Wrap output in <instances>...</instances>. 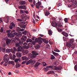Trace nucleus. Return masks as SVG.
Returning a JSON list of instances; mask_svg holds the SVG:
<instances>
[{
  "label": "nucleus",
  "instance_id": "16",
  "mask_svg": "<svg viewBox=\"0 0 77 77\" xmlns=\"http://www.w3.org/2000/svg\"><path fill=\"white\" fill-rule=\"evenodd\" d=\"M18 50L17 51V52H20L21 51H23L24 50V49L23 48H22V47H19L18 48Z\"/></svg>",
  "mask_w": 77,
  "mask_h": 77
},
{
  "label": "nucleus",
  "instance_id": "6",
  "mask_svg": "<svg viewBox=\"0 0 77 77\" xmlns=\"http://www.w3.org/2000/svg\"><path fill=\"white\" fill-rule=\"evenodd\" d=\"M9 59V55L7 54H5L4 57V61H6L8 62Z\"/></svg>",
  "mask_w": 77,
  "mask_h": 77
},
{
  "label": "nucleus",
  "instance_id": "17",
  "mask_svg": "<svg viewBox=\"0 0 77 77\" xmlns=\"http://www.w3.org/2000/svg\"><path fill=\"white\" fill-rule=\"evenodd\" d=\"M16 55L17 56V57H18L19 58L21 57V56H22L21 53L20 52H18L17 53Z\"/></svg>",
  "mask_w": 77,
  "mask_h": 77
},
{
  "label": "nucleus",
  "instance_id": "20",
  "mask_svg": "<svg viewBox=\"0 0 77 77\" xmlns=\"http://www.w3.org/2000/svg\"><path fill=\"white\" fill-rule=\"evenodd\" d=\"M27 45V43L25 42L23 43V48H26V49H28V47H27V46H26Z\"/></svg>",
  "mask_w": 77,
  "mask_h": 77
},
{
  "label": "nucleus",
  "instance_id": "8",
  "mask_svg": "<svg viewBox=\"0 0 77 77\" xmlns=\"http://www.w3.org/2000/svg\"><path fill=\"white\" fill-rule=\"evenodd\" d=\"M36 63V61L34 60H32V59L28 61L27 63H26V65H27L29 64L30 63Z\"/></svg>",
  "mask_w": 77,
  "mask_h": 77
},
{
  "label": "nucleus",
  "instance_id": "51",
  "mask_svg": "<svg viewBox=\"0 0 77 77\" xmlns=\"http://www.w3.org/2000/svg\"><path fill=\"white\" fill-rule=\"evenodd\" d=\"M24 12H25V13L26 14H29V12L26 10H24Z\"/></svg>",
  "mask_w": 77,
  "mask_h": 77
},
{
  "label": "nucleus",
  "instance_id": "26",
  "mask_svg": "<svg viewBox=\"0 0 77 77\" xmlns=\"http://www.w3.org/2000/svg\"><path fill=\"white\" fill-rule=\"evenodd\" d=\"M11 40L10 39H7L6 40V44H9L11 42Z\"/></svg>",
  "mask_w": 77,
  "mask_h": 77
},
{
  "label": "nucleus",
  "instance_id": "13",
  "mask_svg": "<svg viewBox=\"0 0 77 77\" xmlns=\"http://www.w3.org/2000/svg\"><path fill=\"white\" fill-rule=\"evenodd\" d=\"M26 17H27L26 14H23L21 15V18L23 20H26Z\"/></svg>",
  "mask_w": 77,
  "mask_h": 77
},
{
  "label": "nucleus",
  "instance_id": "35",
  "mask_svg": "<svg viewBox=\"0 0 77 77\" xmlns=\"http://www.w3.org/2000/svg\"><path fill=\"white\" fill-rule=\"evenodd\" d=\"M50 14V13L48 11H46L45 14V16H48Z\"/></svg>",
  "mask_w": 77,
  "mask_h": 77
},
{
  "label": "nucleus",
  "instance_id": "37",
  "mask_svg": "<svg viewBox=\"0 0 77 77\" xmlns=\"http://www.w3.org/2000/svg\"><path fill=\"white\" fill-rule=\"evenodd\" d=\"M27 31L26 30H25L22 32V34L25 35H27Z\"/></svg>",
  "mask_w": 77,
  "mask_h": 77
},
{
  "label": "nucleus",
  "instance_id": "44",
  "mask_svg": "<svg viewBox=\"0 0 77 77\" xmlns=\"http://www.w3.org/2000/svg\"><path fill=\"white\" fill-rule=\"evenodd\" d=\"M16 68H18V67H20V65L18 64H16Z\"/></svg>",
  "mask_w": 77,
  "mask_h": 77
},
{
  "label": "nucleus",
  "instance_id": "47",
  "mask_svg": "<svg viewBox=\"0 0 77 77\" xmlns=\"http://www.w3.org/2000/svg\"><path fill=\"white\" fill-rule=\"evenodd\" d=\"M64 21L66 23H67L68 22V19L67 18H65L64 19Z\"/></svg>",
  "mask_w": 77,
  "mask_h": 77
},
{
  "label": "nucleus",
  "instance_id": "60",
  "mask_svg": "<svg viewBox=\"0 0 77 77\" xmlns=\"http://www.w3.org/2000/svg\"><path fill=\"white\" fill-rule=\"evenodd\" d=\"M18 8H19V9H22V8H23V6H19L18 7Z\"/></svg>",
  "mask_w": 77,
  "mask_h": 77
},
{
  "label": "nucleus",
  "instance_id": "32",
  "mask_svg": "<svg viewBox=\"0 0 77 77\" xmlns=\"http://www.w3.org/2000/svg\"><path fill=\"white\" fill-rule=\"evenodd\" d=\"M48 66H47L46 67L44 68L45 71L47 72L49 70L48 67Z\"/></svg>",
  "mask_w": 77,
  "mask_h": 77
},
{
  "label": "nucleus",
  "instance_id": "19",
  "mask_svg": "<svg viewBox=\"0 0 77 77\" xmlns=\"http://www.w3.org/2000/svg\"><path fill=\"white\" fill-rule=\"evenodd\" d=\"M40 38H41V37H39V38H38L39 39L38 41V42L39 44L41 45L42 42V39H40Z\"/></svg>",
  "mask_w": 77,
  "mask_h": 77
},
{
  "label": "nucleus",
  "instance_id": "27",
  "mask_svg": "<svg viewBox=\"0 0 77 77\" xmlns=\"http://www.w3.org/2000/svg\"><path fill=\"white\" fill-rule=\"evenodd\" d=\"M20 5H25L26 4V1H20Z\"/></svg>",
  "mask_w": 77,
  "mask_h": 77
},
{
  "label": "nucleus",
  "instance_id": "1",
  "mask_svg": "<svg viewBox=\"0 0 77 77\" xmlns=\"http://www.w3.org/2000/svg\"><path fill=\"white\" fill-rule=\"evenodd\" d=\"M26 39H27V36L25 35H23L22 36V38H21V41H19V43H17L16 44V47H18L20 45V44H23L24 42H25L26 41Z\"/></svg>",
  "mask_w": 77,
  "mask_h": 77
},
{
  "label": "nucleus",
  "instance_id": "52",
  "mask_svg": "<svg viewBox=\"0 0 77 77\" xmlns=\"http://www.w3.org/2000/svg\"><path fill=\"white\" fill-rule=\"evenodd\" d=\"M36 48H37V49H38V48H41V46L39 45H38L36 46Z\"/></svg>",
  "mask_w": 77,
  "mask_h": 77
},
{
  "label": "nucleus",
  "instance_id": "7",
  "mask_svg": "<svg viewBox=\"0 0 77 77\" xmlns=\"http://www.w3.org/2000/svg\"><path fill=\"white\" fill-rule=\"evenodd\" d=\"M32 53L33 54L32 56V59H34V58L36 57L35 55L38 56V53H37V52H36V51H32Z\"/></svg>",
  "mask_w": 77,
  "mask_h": 77
},
{
  "label": "nucleus",
  "instance_id": "23",
  "mask_svg": "<svg viewBox=\"0 0 77 77\" xmlns=\"http://www.w3.org/2000/svg\"><path fill=\"white\" fill-rule=\"evenodd\" d=\"M55 74V73L54 72V71L51 70V71L50 72H48L47 74L49 75V74Z\"/></svg>",
  "mask_w": 77,
  "mask_h": 77
},
{
  "label": "nucleus",
  "instance_id": "56",
  "mask_svg": "<svg viewBox=\"0 0 77 77\" xmlns=\"http://www.w3.org/2000/svg\"><path fill=\"white\" fill-rule=\"evenodd\" d=\"M3 32V29L2 28L0 30V32L1 33H2V32Z\"/></svg>",
  "mask_w": 77,
  "mask_h": 77
},
{
  "label": "nucleus",
  "instance_id": "38",
  "mask_svg": "<svg viewBox=\"0 0 77 77\" xmlns=\"http://www.w3.org/2000/svg\"><path fill=\"white\" fill-rule=\"evenodd\" d=\"M54 51L55 52H60V51L58 50L57 48H55L54 50Z\"/></svg>",
  "mask_w": 77,
  "mask_h": 77
},
{
  "label": "nucleus",
  "instance_id": "48",
  "mask_svg": "<svg viewBox=\"0 0 77 77\" xmlns=\"http://www.w3.org/2000/svg\"><path fill=\"white\" fill-rule=\"evenodd\" d=\"M43 66H46V65H47V64L45 62H43Z\"/></svg>",
  "mask_w": 77,
  "mask_h": 77
},
{
  "label": "nucleus",
  "instance_id": "45",
  "mask_svg": "<svg viewBox=\"0 0 77 77\" xmlns=\"http://www.w3.org/2000/svg\"><path fill=\"white\" fill-rule=\"evenodd\" d=\"M20 14H24V10H20Z\"/></svg>",
  "mask_w": 77,
  "mask_h": 77
},
{
  "label": "nucleus",
  "instance_id": "18",
  "mask_svg": "<svg viewBox=\"0 0 77 77\" xmlns=\"http://www.w3.org/2000/svg\"><path fill=\"white\" fill-rule=\"evenodd\" d=\"M5 47H6V44H5L3 45L2 47V48H0V49H1V50H3L4 51H5L6 50V48H5Z\"/></svg>",
  "mask_w": 77,
  "mask_h": 77
},
{
  "label": "nucleus",
  "instance_id": "2",
  "mask_svg": "<svg viewBox=\"0 0 77 77\" xmlns=\"http://www.w3.org/2000/svg\"><path fill=\"white\" fill-rule=\"evenodd\" d=\"M13 35H14V36H15V35H16L17 36H15V38L16 39H18L19 38H20V37H21L22 36V33L21 32H18L17 33V32H13Z\"/></svg>",
  "mask_w": 77,
  "mask_h": 77
},
{
  "label": "nucleus",
  "instance_id": "30",
  "mask_svg": "<svg viewBox=\"0 0 77 77\" xmlns=\"http://www.w3.org/2000/svg\"><path fill=\"white\" fill-rule=\"evenodd\" d=\"M40 65V63L39 62H36V63L35 64V68H37L38 67L39 65Z\"/></svg>",
  "mask_w": 77,
  "mask_h": 77
},
{
  "label": "nucleus",
  "instance_id": "21",
  "mask_svg": "<svg viewBox=\"0 0 77 77\" xmlns=\"http://www.w3.org/2000/svg\"><path fill=\"white\" fill-rule=\"evenodd\" d=\"M32 39H33V40H31V39H28L27 41H26L28 43V42H33L34 41V39L33 38H32Z\"/></svg>",
  "mask_w": 77,
  "mask_h": 77
},
{
  "label": "nucleus",
  "instance_id": "31",
  "mask_svg": "<svg viewBox=\"0 0 77 77\" xmlns=\"http://www.w3.org/2000/svg\"><path fill=\"white\" fill-rule=\"evenodd\" d=\"M74 40L73 39H71L70 40V43L71 44H74Z\"/></svg>",
  "mask_w": 77,
  "mask_h": 77
},
{
  "label": "nucleus",
  "instance_id": "10",
  "mask_svg": "<svg viewBox=\"0 0 77 77\" xmlns=\"http://www.w3.org/2000/svg\"><path fill=\"white\" fill-rule=\"evenodd\" d=\"M15 27V24L14 23V22H12L10 24V26L9 28L10 29H12L13 27Z\"/></svg>",
  "mask_w": 77,
  "mask_h": 77
},
{
  "label": "nucleus",
  "instance_id": "53",
  "mask_svg": "<svg viewBox=\"0 0 77 77\" xmlns=\"http://www.w3.org/2000/svg\"><path fill=\"white\" fill-rule=\"evenodd\" d=\"M75 69L76 71H77V64H76L75 66Z\"/></svg>",
  "mask_w": 77,
  "mask_h": 77
},
{
  "label": "nucleus",
  "instance_id": "64",
  "mask_svg": "<svg viewBox=\"0 0 77 77\" xmlns=\"http://www.w3.org/2000/svg\"><path fill=\"white\" fill-rule=\"evenodd\" d=\"M74 54H77V51H76L74 53Z\"/></svg>",
  "mask_w": 77,
  "mask_h": 77
},
{
  "label": "nucleus",
  "instance_id": "5",
  "mask_svg": "<svg viewBox=\"0 0 77 77\" xmlns=\"http://www.w3.org/2000/svg\"><path fill=\"white\" fill-rule=\"evenodd\" d=\"M69 2H72V6H75L77 5V0H68Z\"/></svg>",
  "mask_w": 77,
  "mask_h": 77
},
{
  "label": "nucleus",
  "instance_id": "41",
  "mask_svg": "<svg viewBox=\"0 0 77 77\" xmlns=\"http://www.w3.org/2000/svg\"><path fill=\"white\" fill-rule=\"evenodd\" d=\"M23 9H24L25 10H26V5H24L23 6H22V8Z\"/></svg>",
  "mask_w": 77,
  "mask_h": 77
},
{
  "label": "nucleus",
  "instance_id": "58",
  "mask_svg": "<svg viewBox=\"0 0 77 77\" xmlns=\"http://www.w3.org/2000/svg\"><path fill=\"white\" fill-rule=\"evenodd\" d=\"M20 30V28L19 27H17V31H19Z\"/></svg>",
  "mask_w": 77,
  "mask_h": 77
},
{
  "label": "nucleus",
  "instance_id": "28",
  "mask_svg": "<svg viewBox=\"0 0 77 77\" xmlns=\"http://www.w3.org/2000/svg\"><path fill=\"white\" fill-rule=\"evenodd\" d=\"M52 52L53 54L54 55V56H59V54L56 53L54 52V51H52Z\"/></svg>",
  "mask_w": 77,
  "mask_h": 77
},
{
  "label": "nucleus",
  "instance_id": "39",
  "mask_svg": "<svg viewBox=\"0 0 77 77\" xmlns=\"http://www.w3.org/2000/svg\"><path fill=\"white\" fill-rule=\"evenodd\" d=\"M8 62L5 61V63H4L3 64L4 66H7V65H8Z\"/></svg>",
  "mask_w": 77,
  "mask_h": 77
},
{
  "label": "nucleus",
  "instance_id": "22",
  "mask_svg": "<svg viewBox=\"0 0 77 77\" xmlns=\"http://www.w3.org/2000/svg\"><path fill=\"white\" fill-rule=\"evenodd\" d=\"M62 35H64V36H65L66 37L67 36H68V33L65 32H62Z\"/></svg>",
  "mask_w": 77,
  "mask_h": 77
},
{
  "label": "nucleus",
  "instance_id": "54",
  "mask_svg": "<svg viewBox=\"0 0 77 77\" xmlns=\"http://www.w3.org/2000/svg\"><path fill=\"white\" fill-rule=\"evenodd\" d=\"M24 52L26 54H27L29 53V51L27 50H26Z\"/></svg>",
  "mask_w": 77,
  "mask_h": 77
},
{
  "label": "nucleus",
  "instance_id": "59",
  "mask_svg": "<svg viewBox=\"0 0 77 77\" xmlns=\"http://www.w3.org/2000/svg\"><path fill=\"white\" fill-rule=\"evenodd\" d=\"M4 62H5L4 61H2L1 62L0 65H2L3 63H4Z\"/></svg>",
  "mask_w": 77,
  "mask_h": 77
},
{
  "label": "nucleus",
  "instance_id": "29",
  "mask_svg": "<svg viewBox=\"0 0 77 77\" xmlns=\"http://www.w3.org/2000/svg\"><path fill=\"white\" fill-rule=\"evenodd\" d=\"M22 59L23 60H28V58H27V57H26V56H23L22 57Z\"/></svg>",
  "mask_w": 77,
  "mask_h": 77
},
{
  "label": "nucleus",
  "instance_id": "25",
  "mask_svg": "<svg viewBox=\"0 0 77 77\" xmlns=\"http://www.w3.org/2000/svg\"><path fill=\"white\" fill-rule=\"evenodd\" d=\"M32 47H33V45L31 43H29L28 46H27V47H28V49H29V48H32Z\"/></svg>",
  "mask_w": 77,
  "mask_h": 77
},
{
  "label": "nucleus",
  "instance_id": "61",
  "mask_svg": "<svg viewBox=\"0 0 77 77\" xmlns=\"http://www.w3.org/2000/svg\"><path fill=\"white\" fill-rule=\"evenodd\" d=\"M2 22H3V20H2V18H0V23H1Z\"/></svg>",
  "mask_w": 77,
  "mask_h": 77
},
{
  "label": "nucleus",
  "instance_id": "3",
  "mask_svg": "<svg viewBox=\"0 0 77 77\" xmlns=\"http://www.w3.org/2000/svg\"><path fill=\"white\" fill-rule=\"evenodd\" d=\"M15 30L11 31V33H10L11 31V30H8L7 31V35L10 38H13L14 37V32H15Z\"/></svg>",
  "mask_w": 77,
  "mask_h": 77
},
{
  "label": "nucleus",
  "instance_id": "62",
  "mask_svg": "<svg viewBox=\"0 0 77 77\" xmlns=\"http://www.w3.org/2000/svg\"><path fill=\"white\" fill-rule=\"evenodd\" d=\"M63 38L64 39V42L65 41H66V38H65V37H63Z\"/></svg>",
  "mask_w": 77,
  "mask_h": 77
},
{
  "label": "nucleus",
  "instance_id": "55",
  "mask_svg": "<svg viewBox=\"0 0 77 77\" xmlns=\"http://www.w3.org/2000/svg\"><path fill=\"white\" fill-rule=\"evenodd\" d=\"M16 57V56H15V55L13 54V60H15Z\"/></svg>",
  "mask_w": 77,
  "mask_h": 77
},
{
  "label": "nucleus",
  "instance_id": "36",
  "mask_svg": "<svg viewBox=\"0 0 77 77\" xmlns=\"http://www.w3.org/2000/svg\"><path fill=\"white\" fill-rule=\"evenodd\" d=\"M27 35L29 38H31V35H30V33L29 32H27Z\"/></svg>",
  "mask_w": 77,
  "mask_h": 77
},
{
  "label": "nucleus",
  "instance_id": "9",
  "mask_svg": "<svg viewBox=\"0 0 77 77\" xmlns=\"http://www.w3.org/2000/svg\"><path fill=\"white\" fill-rule=\"evenodd\" d=\"M38 1L37 3H36V4L35 6L36 8L39 9V6L42 5V3H41V2L39 1V0H38Z\"/></svg>",
  "mask_w": 77,
  "mask_h": 77
},
{
  "label": "nucleus",
  "instance_id": "49",
  "mask_svg": "<svg viewBox=\"0 0 77 77\" xmlns=\"http://www.w3.org/2000/svg\"><path fill=\"white\" fill-rule=\"evenodd\" d=\"M17 21H20V22H21V21H23V19H17Z\"/></svg>",
  "mask_w": 77,
  "mask_h": 77
},
{
  "label": "nucleus",
  "instance_id": "42",
  "mask_svg": "<svg viewBox=\"0 0 77 77\" xmlns=\"http://www.w3.org/2000/svg\"><path fill=\"white\" fill-rule=\"evenodd\" d=\"M20 60V59L18 58L17 59H15L14 60L15 62H16V63H17L18 62V60Z\"/></svg>",
  "mask_w": 77,
  "mask_h": 77
},
{
  "label": "nucleus",
  "instance_id": "57",
  "mask_svg": "<svg viewBox=\"0 0 77 77\" xmlns=\"http://www.w3.org/2000/svg\"><path fill=\"white\" fill-rule=\"evenodd\" d=\"M26 63V61H23L22 62V64L23 65V64H24V63Z\"/></svg>",
  "mask_w": 77,
  "mask_h": 77
},
{
  "label": "nucleus",
  "instance_id": "33",
  "mask_svg": "<svg viewBox=\"0 0 77 77\" xmlns=\"http://www.w3.org/2000/svg\"><path fill=\"white\" fill-rule=\"evenodd\" d=\"M48 33L50 36L52 35V31L51 30H49L48 31Z\"/></svg>",
  "mask_w": 77,
  "mask_h": 77
},
{
  "label": "nucleus",
  "instance_id": "46",
  "mask_svg": "<svg viewBox=\"0 0 77 77\" xmlns=\"http://www.w3.org/2000/svg\"><path fill=\"white\" fill-rule=\"evenodd\" d=\"M57 30L58 32H62V29H61L57 28Z\"/></svg>",
  "mask_w": 77,
  "mask_h": 77
},
{
  "label": "nucleus",
  "instance_id": "11",
  "mask_svg": "<svg viewBox=\"0 0 77 77\" xmlns=\"http://www.w3.org/2000/svg\"><path fill=\"white\" fill-rule=\"evenodd\" d=\"M54 67L55 68L53 69L54 70H60L62 69V67L61 66H60L58 67H56V66H55Z\"/></svg>",
  "mask_w": 77,
  "mask_h": 77
},
{
  "label": "nucleus",
  "instance_id": "34",
  "mask_svg": "<svg viewBox=\"0 0 77 77\" xmlns=\"http://www.w3.org/2000/svg\"><path fill=\"white\" fill-rule=\"evenodd\" d=\"M71 47L72 48H73V49H74L75 48V46L74 43L72 44Z\"/></svg>",
  "mask_w": 77,
  "mask_h": 77
},
{
  "label": "nucleus",
  "instance_id": "40",
  "mask_svg": "<svg viewBox=\"0 0 77 77\" xmlns=\"http://www.w3.org/2000/svg\"><path fill=\"white\" fill-rule=\"evenodd\" d=\"M54 59H55V57L53 55H52L51 56V59H52V60H54Z\"/></svg>",
  "mask_w": 77,
  "mask_h": 77
},
{
  "label": "nucleus",
  "instance_id": "24",
  "mask_svg": "<svg viewBox=\"0 0 77 77\" xmlns=\"http://www.w3.org/2000/svg\"><path fill=\"white\" fill-rule=\"evenodd\" d=\"M66 45L67 47H68V48H71V44L69 42H67Z\"/></svg>",
  "mask_w": 77,
  "mask_h": 77
},
{
  "label": "nucleus",
  "instance_id": "15",
  "mask_svg": "<svg viewBox=\"0 0 77 77\" xmlns=\"http://www.w3.org/2000/svg\"><path fill=\"white\" fill-rule=\"evenodd\" d=\"M40 39H42V40L43 41V42L45 43V44H48V41L47 40L45 39L42 38L41 37L40 38Z\"/></svg>",
  "mask_w": 77,
  "mask_h": 77
},
{
  "label": "nucleus",
  "instance_id": "50",
  "mask_svg": "<svg viewBox=\"0 0 77 77\" xmlns=\"http://www.w3.org/2000/svg\"><path fill=\"white\" fill-rule=\"evenodd\" d=\"M10 63L12 64L13 66L14 65V61H11L10 62Z\"/></svg>",
  "mask_w": 77,
  "mask_h": 77
},
{
  "label": "nucleus",
  "instance_id": "4",
  "mask_svg": "<svg viewBox=\"0 0 77 77\" xmlns=\"http://www.w3.org/2000/svg\"><path fill=\"white\" fill-rule=\"evenodd\" d=\"M15 51H17L16 50V48L15 47H14L13 49H7L6 50V52L8 53H10V52H11L13 54H15Z\"/></svg>",
  "mask_w": 77,
  "mask_h": 77
},
{
  "label": "nucleus",
  "instance_id": "14",
  "mask_svg": "<svg viewBox=\"0 0 77 77\" xmlns=\"http://www.w3.org/2000/svg\"><path fill=\"white\" fill-rule=\"evenodd\" d=\"M52 26L53 27H57V24L56 22L55 21H53L52 23Z\"/></svg>",
  "mask_w": 77,
  "mask_h": 77
},
{
  "label": "nucleus",
  "instance_id": "63",
  "mask_svg": "<svg viewBox=\"0 0 77 77\" xmlns=\"http://www.w3.org/2000/svg\"><path fill=\"white\" fill-rule=\"evenodd\" d=\"M33 4L35 6V4H36V2L35 1H34L33 2Z\"/></svg>",
  "mask_w": 77,
  "mask_h": 77
},
{
  "label": "nucleus",
  "instance_id": "43",
  "mask_svg": "<svg viewBox=\"0 0 77 77\" xmlns=\"http://www.w3.org/2000/svg\"><path fill=\"white\" fill-rule=\"evenodd\" d=\"M48 67L49 68H54V66H48Z\"/></svg>",
  "mask_w": 77,
  "mask_h": 77
},
{
  "label": "nucleus",
  "instance_id": "12",
  "mask_svg": "<svg viewBox=\"0 0 77 77\" xmlns=\"http://www.w3.org/2000/svg\"><path fill=\"white\" fill-rule=\"evenodd\" d=\"M4 21L7 23H9V17L7 16H5V17L4 18Z\"/></svg>",
  "mask_w": 77,
  "mask_h": 77
}]
</instances>
